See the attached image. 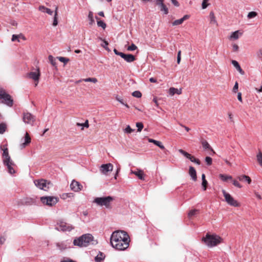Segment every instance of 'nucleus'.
Segmentation results:
<instances>
[{"label": "nucleus", "mask_w": 262, "mask_h": 262, "mask_svg": "<svg viewBox=\"0 0 262 262\" xmlns=\"http://www.w3.org/2000/svg\"><path fill=\"white\" fill-rule=\"evenodd\" d=\"M132 173L135 174L138 178L141 180H144V173L142 170H138L137 171H132Z\"/></svg>", "instance_id": "nucleus-22"}, {"label": "nucleus", "mask_w": 262, "mask_h": 262, "mask_svg": "<svg viewBox=\"0 0 262 262\" xmlns=\"http://www.w3.org/2000/svg\"><path fill=\"white\" fill-rule=\"evenodd\" d=\"M179 152L188 159H189V158L190 157V156L191 155L190 154L188 153L187 152L185 151V150H184L182 149H179Z\"/></svg>", "instance_id": "nucleus-36"}, {"label": "nucleus", "mask_w": 262, "mask_h": 262, "mask_svg": "<svg viewBox=\"0 0 262 262\" xmlns=\"http://www.w3.org/2000/svg\"><path fill=\"white\" fill-rule=\"evenodd\" d=\"M169 93L170 95H173L175 94H180L182 93L181 89H178L174 88H170L169 90Z\"/></svg>", "instance_id": "nucleus-25"}, {"label": "nucleus", "mask_w": 262, "mask_h": 262, "mask_svg": "<svg viewBox=\"0 0 262 262\" xmlns=\"http://www.w3.org/2000/svg\"><path fill=\"white\" fill-rule=\"evenodd\" d=\"M56 246L61 250H64L67 248V245L62 243H57Z\"/></svg>", "instance_id": "nucleus-40"}, {"label": "nucleus", "mask_w": 262, "mask_h": 262, "mask_svg": "<svg viewBox=\"0 0 262 262\" xmlns=\"http://www.w3.org/2000/svg\"><path fill=\"white\" fill-rule=\"evenodd\" d=\"M137 49V47L134 44L132 43V45L128 47L127 50L128 51H134Z\"/></svg>", "instance_id": "nucleus-51"}, {"label": "nucleus", "mask_w": 262, "mask_h": 262, "mask_svg": "<svg viewBox=\"0 0 262 262\" xmlns=\"http://www.w3.org/2000/svg\"><path fill=\"white\" fill-rule=\"evenodd\" d=\"M129 237L124 231H115L113 232L111 237V244L116 250L123 251L129 246Z\"/></svg>", "instance_id": "nucleus-1"}, {"label": "nucleus", "mask_w": 262, "mask_h": 262, "mask_svg": "<svg viewBox=\"0 0 262 262\" xmlns=\"http://www.w3.org/2000/svg\"><path fill=\"white\" fill-rule=\"evenodd\" d=\"M222 192L224 196L225 197V201L230 206L234 207H238L239 206V203L237 201L235 200L234 198L225 190H222Z\"/></svg>", "instance_id": "nucleus-10"}, {"label": "nucleus", "mask_w": 262, "mask_h": 262, "mask_svg": "<svg viewBox=\"0 0 262 262\" xmlns=\"http://www.w3.org/2000/svg\"><path fill=\"white\" fill-rule=\"evenodd\" d=\"M116 99L120 103H121L122 104H124V101H123V99H122L118 95H117L116 97Z\"/></svg>", "instance_id": "nucleus-57"}, {"label": "nucleus", "mask_w": 262, "mask_h": 262, "mask_svg": "<svg viewBox=\"0 0 262 262\" xmlns=\"http://www.w3.org/2000/svg\"><path fill=\"white\" fill-rule=\"evenodd\" d=\"M208 1V0H203L202 4V7L203 9H206L208 6V4H207Z\"/></svg>", "instance_id": "nucleus-54"}, {"label": "nucleus", "mask_w": 262, "mask_h": 262, "mask_svg": "<svg viewBox=\"0 0 262 262\" xmlns=\"http://www.w3.org/2000/svg\"><path fill=\"white\" fill-rule=\"evenodd\" d=\"M34 183L38 188L45 191H47L52 185L50 182H47L44 179L36 180Z\"/></svg>", "instance_id": "nucleus-7"}, {"label": "nucleus", "mask_w": 262, "mask_h": 262, "mask_svg": "<svg viewBox=\"0 0 262 262\" xmlns=\"http://www.w3.org/2000/svg\"><path fill=\"white\" fill-rule=\"evenodd\" d=\"M7 156H9L8 149L7 148H6L4 149H3V157L4 158Z\"/></svg>", "instance_id": "nucleus-53"}, {"label": "nucleus", "mask_w": 262, "mask_h": 262, "mask_svg": "<svg viewBox=\"0 0 262 262\" xmlns=\"http://www.w3.org/2000/svg\"><path fill=\"white\" fill-rule=\"evenodd\" d=\"M202 185L203 187V189L204 191H205L207 189L208 182L207 181V180L205 179V175L204 173H203L202 174Z\"/></svg>", "instance_id": "nucleus-27"}, {"label": "nucleus", "mask_w": 262, "mask_h": 262, "mask_svg": "<svg viewBox=\"0 0 262 262\" xmlns=\"http://www.w3.org/2000/svg\"><path fill=\"white\" fill-rule=\"evenodd\" d=\"M74 228V227L72 225L64 222H60L57 223V225L55 227V229L58 231H61L70 232Z\"/></svg>", "instance_id": "nucleus-9"}, {"label": "nucleus", "mask_w": 262, "mask_h": 262, "mask_svg": "<svg viewBox=\"0 0 262 262\" xmlns=\"http://www.w3.org/2000/svg\"><path fill=\"white\" fill-rule=\"evenodd\" d=\"M232 64L233 65V66L236 68V69L242 74H244V71L242 70L238 62L234 60H232L231 61Z\"/></svg>", "instance_id": "nucleus-21"}, {"label": "nucleus", "mask_w": 262, "mask_h": 262, "mask_svg": "<svg viewBox=\"0 0 262 262\" xmlns=\"http://www.w3.org/2000/svg\"><path fill=\"white\" fill-rule=\"evenodd\" d=\"M58 24L57 16H54V20L53 22V26H56Z\"/></svg>", "instance_id": "nucleus-59"}, {"label": "nucleus", "mask_w": 262, "mask_h": 262, "mask_svg": "<svg viewBox=\"0 0 262 262\" xmlns=\"http://www.w3.org/2000/svg\"><path fill=\"white\" fill-rule=\"evenodd\" d=\"M0 99L2 100V103L9 106L13 105V100L11 96L2 88H0Z\"/></svg>", "instance_id": "nucleus-5"}, {"label": "nucleus", "mask_w": 262, "mask_h": 262, "mask_svg": "<svg viewBox=\"0 0 262 262\" xmlns=\"http://www.w3.org/2000/svg\"><path fill=\"white\" fill-rule=\"evenodd\" d=\"M189 174L193 181H196L197 179L196 172L194 168L192 166H190L189 168Z\"/></svg>", "instance_id": "nucleus-19"}, {"label": "nucleus", "mask_w": 262, "mask_h": 262, "mask_svg": "<svg viewBox=\"0 0 262 262\" xmlns=\"http://www.w3.org/2000/svg\"><path fill=\"white\" fill-rule=\"evenodd\" d=\"M257 160L259 164V165L262 167V152H259L257 155Z\"/></svg>", "instance_id": "nucleus-39"}, {"label": "nucleus", "mask_w": 262, "mask_h": 262, "mask_svg": "<svg viewBox=\"0 0 262 262\" xmlns=\"http://www.w3.org/2000/svg\"><path fill=\"white\" fill-rule=\"evenodd\" d=\"M13 165H14V164H11V165L8 164V165H6L7 167V168L8 170V172L11 174H14L15 173V171L12 167V166H13Z\"/></svg>", "instance_id": "nucleus-32"}, {"label": "nucleus", "mask_w": 262, "mask_h": 262, "mask_svg": "<svg viewBox=\"0 0 262 262\" xmlns=\"http://www.w3.org/2000/svg\"><path fill=\"white\" fill-rule=\"evenodd\" d=\"M198 212L199 210L198 209H194L190 210L188 214V217L191 219L193 216H195Z\"/></svg>", "instance_id": "nucleus-31"}, {"label": "nucleus", "mask_w": 262, "mask_h": 262, "mask_svg": "<svg viewBox=\"0 0 262 262\" xmlns=\"http://www.w3.org/2000/svg\"><path fill=\"white\" fill-rule=\"evenodd\" d=\"M71 189L75 192H78L81 189L82 186L78 182L73 180L71 185Z\"/></svg>", "instance_id": "nucleus-15"}, {"label": "nucleus", "mask_w": 262, "mask_h": 262, "mask_svg": "<svg viewBox=\"0 0 262 262\" xmlns=\"http://www.w3.org/2000/svg\"><path fill=\"white\" fill-rule=\"evenodd\" d=\"M238 46L237 45L234 44L233 45V51L234 52H237L238 50Z\"/></svg>", "instance_id": "nucleus-63"}, {"label": "nucleus", "mask_w": 262, "mask_h": 262, "mask_svg": "<svg viewBox=\"0 0 262 262\" xmlns=\"http://www.w3.org/2000/svg\"><path fill=\"white\" fill-rule=\"evenodd\" d=\"M148 141L150 143H152L155 145L159 147L161 149H165L164 146L162 144V142L152 139L149 138Z\"/></svg>", "instance_id": "nucleus-20"}, {"label": "nucleus", "mask_w": 262, "mask_h": 262, "mask_svg": "<svg viewBox=\"0 0 262 262\" xmlns=\"http://www.w3.org/2000/svg\"><path fill=\"white\" fill-rule=\"evenodd\" d=\"M233 184L238 188L242 187V185L236 180H233Z\"/></svg>", "instance_id": "nucleus-58"}, {"label": "nucleus", "mask_w": 262, "mask_h": 262, "mask_svg": "<svg viewBox=\"0 0 262 262\" xmlns=\"http://www.w3.org/2000/svg\"><path fill=\"white\" fill-rule=\"evenodd\" d=\"M88 19L89 20V24L92 25L95 23L94 19L93 13L92 11H89L88 15Z\"/></svg>", "instance_id": "nucleus-30"}, {"label": "nucleus", "mask_w": 262, "mask_h": 262, "mask_svg": "<svg viewBox=\"0 0 262 262\" xmlns=\"http://www.w3.org/2000/svg\"><path fill=\"white\" fill-rule=\"evenodd\" d=\"M0 99L2 100V103L9 106L13 105V100L11 96L2 88H0Z\"/></svg>", "instance_id": "nucleus-6"}, {"label": "nucleus", "mask_w": 262, "mask_h": 262, "mask_svg": "<svg viewBox=\"0 0 262 262\" xmlns=\"http://www.w3.org/2000/svg\"><path fill=\"white\" fill-rule=\"evenodd\" d=\"M31 139L29 134L26 132L24 137V142L20 145V148H24L31 142Z\"/></svg>", "instance_id": "nucleus-17"}, {"label": "nucleus", "mask_w": 262, "mask_h": 262, "mask_svg": "<svg viewBox=\"0 0 262 262\" xmlns=\"http://www.w3.org/2000/svg\"><path fill=\"white\" fill-rule=\"evenodd\" d=\"M58 59L60 61L63 62L64 64H66L69 61V58L64 57H58Z\"/></svg>", "instance_id": "nucleus-48"}, {"label": "nucleus", "mask_w": 262, "mask_h": 262, "mask_svg": "<svg viewBox=\"0 0 262 262\" xmlns=\"http://www.w3.org/2000/svg\"><path fill=\"white\" fill-rule=\"evenodd\" d=\"M27 77L30 79H32L35 81H37L35 85H37L40 77V72L39 69H37L35 72H31L27 74Z\"/></svg>", "instance_id": "nucleus-13"}, {"label": "nucleus", "mask_w": 262, "mask_h": 262, "mask_svg": "<svg viewBox=\"0 0 262 262\" xmlns=\"http://www.w3.org/2000/svg\"><path fill=\"white\" fill-rule=\"evenodd\" d=\"M20 36L19 35H13L12 36V41H14L15 40H16V39L19 37Z\"/></svg>", "instance_id": "nucleus-61"}, {"label": "nucleus", "mask_w": 262, "mask_h": 262, "mask_svg": "<svg viewBox=\"0 0 262 262\" xmlns=\"http://www.w3.org/2000/svg\"><path fill=\"white\" fill-rule=\"evenodd\" d=\"M257 15V13L254 11L250 12L248 14V18H252Z\"/></svg>", "instance_id": "nucleus-49"}, {"label": "nucleus", "mask_w": 262, "mask_h": 262, "mask_svg": "<svg viewBox=\"0 0 262 262\" xmlns=\"http://www.w3.org/2000/svg\"><path fill=\"white\" fill-rule=\"evenodd\" d=\"M23 120L26 124L33 125L34 121H35V116L30 113H24Z\"/></svg>", "instance_id": "nucleus-12"}, {"label": "nucleus", "mask_w": 262, "mask_h": 262, "mask_svg": "<svg viewBox=\"0 0 262 262\" xmlns=\"http://www.w3.org/2000/svg\"><path fill=\"white\" fill-rule=\"evenodd\" d=\"M202 241L208 247H212L222 243L223 239L220 236L216 234L211 235L207 233L205 237L203 238Z\"/></svg>", "instance_id": "nucleus-2"}, {"label": "nucleus", "mask_w": 262, "mask_h": 262, "mask_svg": "<svg viewBox=\"0 0 262 262\" xmlns=\"http://www.w3.org/2000/svg\"><path fill=\"white\" fill-rule=\"evenodd\" d=\"M220 178L224 182H226L228 180H232V177L231 176L225 175L223 174H220L219 175Z\"/></svg>", "instance_id": "nucleus-29"}, {"label": "nucleus", "mask_w": 262, "mask_h": 262, "mask_svg": "<svg viewBox=\"0 0 262 262\" xmlns=\"http://www.w3.org/2000/svg\"><path fill=\"white\" fill-rule=\"evenodd\" d=\"M46 9H47V8L43 6H40L38 8L39 10L42 12H45Z\"/></svg>", "instance_id": "nucleus-62"}, {"label": "nucleus", "mask_w": 262, "mask_h": 262, "mask_svg": "<svg viewBox=\"0 0 262 262\" xmlns=\"http://www.w3.org/2000/svg\"><path fill=\"white\" fill-rule=\"evenodd\" d=\"M132 95L135 97L139 98L142 96V94L140 91H136L132 93Z\"/></svg>", "instance_id": "nucleus-45"}, {"label": "nucleus", "mask_w": 262, "mask_h": 262, "mask_svg": "<svg viewBox=\"0 0 262 262\" xmlns=\"http://www.w3.org/2000/svg\"><path fill=\"white\" fill-rule=\"evenodd\" d=\"M230 38L234 39H237L239 38L238 31H236L233 32L230 36Z\"/></svg>", "instance_id": "nucleus-42"}, {"label": "nucleus", "mask_w": 262, "mask_h": 262, "mask_svg": "<svg viewBox=\"0 0 262 262\" xmlns=\"http://www.w3.org/2000/svg\"><path fill=\"white\" fill-rule=\"evenodd\" d=\"M189 18V15H185L182 18L175 20L172 22V24L173 26H178L182 24L185 20H187Z\"/></svg>", "instance_id": "nucleus-18"}, {"label": "nucleus", "mask_w": 262, "mask_h": 262, "mask_svg": "<svg viewBox=\"0 0 262 262\" xmlns=\"http://www.w3.org/2000/svg\"><path fill=\"white\" fill-rule=\"evenodd\" d=\"M113 165L111 163L102 164L100 167V171L103 174H106L108 171L113 170Z\"/></svg>", "instance_id": "nucleus-14"}, {"label": "nucleus", "mask_w": 262, "mask_h": 262, "mask_svg": "<svg viewBox=\"0 0 262 262\" xmlns=\"http://www.w3.org/2000/svg\"><path fill=\"white\" fill-rule=\"evenodd\" d=\"M136 126L138 128L137 131L140 132L143 128V124L142 122H137Z\"/></svg>", "instance_id": "nucleus-46"}, {"label": "nucleus", "mask_w": 262, "mask_h": 262, "mask_svg": "<svg viewBox=\"0 0 262 262\" xmlns=\"http://www.w3.org/2000/svg\"><path fill=\"white\" fill-rule=\"evenodd\" d=\"M172 4L176 7H179L180 4L177 0H171Z\"/></svg>", "instance_id": "nucleus-60"}, {"label": "nucleus", "mask_w": 262, "mask_h": 262, "mask_svg": "<svg viewBox=\"0 0 262 262\" xmlns=\"http://www.w3.org/2000/svg\"><path fill=\"white\" fill-rule=\"evenodd\" d=\"M114 200V198L111 196L105 197L96 198L93 202L100 206H105L106 208L111 207V202Z\"/></svg>", "instance_id": "nucleus-4"}, {"label": "nucleus", "mask_w": 262, "mask_h": 262, "mask_svg": "<svg viewBox=\"0 0 262 262\" xmlns=\"http://www.w3.org/2000/svg\"><path fill=\"white\" fill-rule=\"evenodd\" d=\"M160 11L163 12L164 14L168 13V9L164 4L160 6Z\"/></svg>", "instance_id": "nucleus-37"}, {"label": "nucleus", "mask_w": 262, "mask_h": 262, "mask_svg": "<svg viewBox=\"0 0 262 262\" xmlns=\"http://www.w3.org/2000/svg\"><path fill=\"white\" fill-rule=\"evenodd\" d=\"M104 258V254L102 252H99V254L95 257V260L96 262H102Z\"/></svg>", "instance_id": "nucleus-26"}, {"label": "nucleus", "mask_w": 262, "mask_h": 262, "mask_svg": "<svg viewBox=\"0 0 262 262\" xmlns=\"http://www.w3.org/2000/svg\"><path fill=\"white\" fill-rule=\"evenodd\" d=\"M237 179L241 181H246L248 184H250L251 182L250 178L246 175L239 176L237 177Z\"/></svg>", "instance_id": "nucleus-24"}, {"label": "nucleus", "mask_w": 262, "mask_h": 262, "mask_svg": "<svg viewBox=\"0 0 262 262\" xmlns=\"http://www.w3.org/2000/svg\"><path fill=\"white\" fill-rule=\"evenodd\" d=\"M48 58L51 64L53 66H55L56 64V59L52 55H49Z\"/></svg>", "instance_id": "nucleus-41"}, {"label": "nucleus", "mask_w": 262, "mask_h": 262, "mask_svg": "<svg viewBox=\"0 0 262 262\" xmlns=\"http://www.w3.org/2000/svg\"><path fill=\"white\" fill-rule=\"evenodd\" d=\"M3 162L5 165H7L8 164H14V162L11 160L10 156L4 157Z\"/></svg>", "instance_id": "nucleus-28"}, {"label": "nucleus", "mask_w": 262, "mask_h": 262, "mask_svg": "<svg viewBox=\"0 0 262 262\" xmlns=\"http://www.w3.org/2000/svg\"><path fill=\"white\" fill-rule=\"evenodd\" d=\"M40 201L43 205L49 206L55 205L58 201V199L55 196H42L40 199Z\"/></svg>", "instance_id": "nucleus-8"}, {"label": "nucleus", "mask_w": 262, "mask_h": 262, "mask_svg": "<svg viewBox=\"0 0 262 262\" xmlns=\"http://www.w3.org/2000/svg\"><path fill=\"white\" fill-rule=\"evenodd\" d=\"M189 160H190L192 162H194L198 165H200L201 164L200 161L199 159L195 158L193 156L191 155Z\"/></svg>", "instance_id": "nucleus-38"}, {"label": "nucleus", "mask_w": 262, "mask_h": 262, "mask_svg": "<svg viewBox=\"0 0 262 262\" xmlns=\"http://www.w3.org/2000/svg\"><path fill=\"white\" fill-rule=\"evenodd\" d=\"M205 162H206L207 164L208 165H210L212 164V159L210 157H206L205 158Z\"/></svg>", "instance_id": "nucleus-52"}, {"label": "nucleus", "mask_w": 262, "mask_h": 262, "mask_svg": "<svg viewBox=\"0 0 262 262\" xmlns=\"http://www.w3.org/2000/svg\"><path fill=\"white\" fill-rule=\"evenodd\" d=\"M164 0H156V4L160 7L164 4Z\"/></svg>", "instance_id": "nucleus-56"}, {"label": "nucleus", "mask_w": 262, "mask_h": 262, "mask_svg": "<svg viewBox=\"0 0 262 262\" xmlns=\"http://www.w3.org/2000/svg\"><path fill=\"white\" fill-rule=\"evenodd\" d=\"M36 203L35 198H26L24 200V203L27 205H32L35 204Z\"/></svg>", "instance_id": "nucleus-23"}, {"label": "nucleus", "mask_w": 262, "mask_h": 262, "mask_svg": "<svg viewBox=\"0 0 262 262\" xmlns=\"http://www.w3.org/2000/svg\"><path fill=\"white\" fill-rule=\"evenodd\" d=\"M76 125L78 126H81V129H83L84 127L86 128L89 127V121L86 120L84 123H77Z\"/></svg>", "instance_id": "nucleus-35"}, {"label": "nucleus", "mask_w": 262, "mask_h": 262, "mask_svg": "<svg viewBox=\"0 0 262 262\" xmlns=\"http://www.w3.org/2000/svg\"><path fill=\"white\" fill-rule=\"evenodd\" d=\"M97 25L99 27H102L103 29H104L106 26L105 23L102 20H98L97 21Z\"/></svg>", "instance_id": "nucleus-47"}, {"label": "nucleus", "mask_w": 262, "mask_h": 262, "mask_svg": "<svg viewBox=\"0 0 262 262\" xmlns=\"http://www.w3.org/2000/svg\"><path fill=\"white\" fill-rule=\"evenodd\" d=\"M93 239V236L91 234H85L75 239L73 241V244L80 247H87Z\"/></svg>", "instance_id": "nucleus-3"}, {"label": "nucleus", "mask_w": 262, "mask_h": 262, "mask_svg": "<svg viewBox=\"0 0 262 262\" xmlns=\"http://www.w3.org/2000/svg\"><path fill=\"white\" fill-rule=\"evenodd\" d=\"M238 82H235V84H234L233 90H232L233 92L236 93L237 92V91L238 90Z\"/></svg>", "instance_id": "nucleus-55"}, {"label": "nucleus", "mask_w": 262, "mask_h": 262, "mask_svg": "<svg viewBox=\"0 0 262 262\" xmlns=\"http://www.w3.org/2000/svg\"><path fill=\"white\" fill-rule=\"evenodd\" d=\"M134 131V129L131 128L129 125H127L124 129V132L127 134H130Z\"/></svg>", "instance_id": "nucleus-50"}, {"label": "nucleus", "mask_w": 262, "mask_h": 262, "mask_svg": "<svg viewBox=\"0 0 262 262\" xmlns=\"http://www.w3.org/2000/svg\"><path fill=\"white\" fill-rule=\"evenodd\" d=\"M82 80L85 82H92L93 83H96L98 81L96 78H88L83 79Z\"/></svg>", "instance_id": "nucleus-44"}, {"label": "nucleus", "mask_w": 262, "mask_h": 262, "mask_svg": "<svg viewBox=\"0 0 262 262\" xmlns=\"http://www.w3.org/2000/svg\"><path fill=\"white\" fill-rule=\"evenodd\" d=\"M99 39L103 41L104 44H101V46L103 47L106 50L110 52L111 50L108 48L107 46L108 45V43L107 41L103 39L102 38L99 37Z\"/></svg>", "instance_id": "nucleus-33"}, {"label": "nucleus", "mask_w": 262, "mask_h": 262, "mask_svg": "<svg viewBox=\"0 0 262 262\" xmlns=\"http://www.w3.org/2000/svg\"><path fill=\"white\" fill-rule=\"evenodd\" d=\"M210 18V23L216 24L217 22L215 19V17L213 12H211L209 14Z\"/></svg>", "instance_id": "nucleus-34"}, {"label": "nucleus", "mask_w": 262, "mask_h": 262, "mask_svg": "<svg viewBox=\"0 0 262 262\" xmlns=\"http://www.w3.org/2000/svg\"><path fill=\"white\" fill-rule=\"evenodd\" d=\"M61 262H76V261L71 259L67 258L66 259H64V260L61 261Z\"/></svg>", "instance_id": "nucleus-64"}, {"label": "nucleus", "mask_w": 262, "mask_h": 262, "mask_svg": "<svg viewBox=\"0 0 262 262\" xmlns=\"http://www.w3.org/2000/svg\"><path fill=\"white\" fill-rule=\"evenodd\" d=\"M114 52L116 55L120 56L127 62H132L136 60L135 56L132 54H126L124 53L119 52L116 49H114Z\"/></svg>", "instance_id": "nucleus-11"}, {"label": "nucleus", "mask_w": 262, "mask_h": 262, "mask_svg": "<svg viewBox=\"0 0 262 262\" xmlns=\"http://www.w3.org/2000/svg\"><path fill=\"white\" fill-rule=\"evenodd\" d=\"M6 124L2 123L0 124V134H3L6 130Z\"/></svg>", "instance_id": "nucleus-43"}, {"label": "nucleus", "mask_w": 262, "mask_h": 262, "mask_svg": "<svg viewBox=\"0 0 262 262\" xmlns=\"http://www.w3.org/2000/svg\"><path fill=\"white\" fill-rule=\"evenodd\" d=\"M201 143L202 145L203 148L205 150H210L212 153V154H211V155L215 154V151L213 150V149L212 148V147L210 146L209 144L208 143V142L206 140L202 139L201 140Z\"/></svg>", "instance_id": "nucleus-16"}]
</instances>
